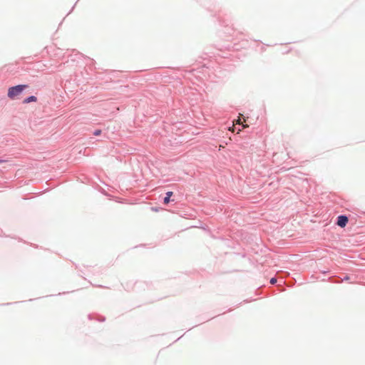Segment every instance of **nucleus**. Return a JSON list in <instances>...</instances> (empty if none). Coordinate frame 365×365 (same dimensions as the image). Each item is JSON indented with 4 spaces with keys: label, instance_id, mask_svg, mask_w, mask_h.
Wrapping results in <instances>:
<instances>
[{
    "label": "nucleus",
    "instance_id": "7",
    "mask_svg": "<svg viewBox=\"0 0 365 365\" xmlns=\"http://www.w3.org/2000/svg\"><path fill=\"white\" fill-rule=\"evenodd\" d=\"M349 279V277L346 276V277L343 279V280H348Z\"/></svg>",
    "mask_w": 365,
    "mask_h": 365
},
{
    "label": "nucleus",
    "instance_id": "6",
    "mask_svg": "<svg viewBox=\"0 0 365 365\" xmlns=\"http://www.w3.org/2000/svg\"><path fill=\"white\" fill-rule=\"evenodd\" d=\"M269 282H270L271 284H274L277 282V279L274 278V277H272V278H271Z\"/></svg>",
    "mask_w": 365,
    "mask_h": 365
},
{
    "label": "nucleus",
    "instance_id": "2",
    "mask_svg": "<svg viewBox=\"0 0 365 365\" xmlns=\"http://www.w3.org/2000/svg\"><path fill=\"white\" fill-rule=\"evenodd\" d=\"M349 219L347 216L341 215L337 217L336 224L340 227H344L348 223Z\"/></svg>",
    "mask_w": 365,
    "mask_h": 365
},
{
    "label": "nucleus",
    "instance_id": "8",
    "mask_svg": "<svg viewBox=\"0 0 365 365\" xmlns=\"http://www.w3.org/2000/svg\"><path fill=\"white\" fill-rule=\"evenodd\" d=\"M236 123H237V124H240V120H236Z\"/></svg>",
    "mask_w": 365,
    "mask_h": 365
},
{
    "label": "nucleus",
    "instance_id": "4",
    "mask_svg": "<svg viewBox=\"0 0 365 365\" xmlns=\"http://www.w3.org/2000/svg\"><path fill=\"white\" fill-rule=\"evenodd\" d=\"M173 195V192L171 191L166 192V196L163 199V203L167 205L170 202V197Z\"/></svg>",
    "mask_w": 365,
    "mask_h": 365
},
{
    "label": "nucleus",
    "instance_id": "1",
    "mask_svg": "<svg viewBox=\"0 0 365 365\" xmlns=\"http://www.w3.org/2000/svg\"><path fill=\"white\" fill-rule=\"evenodd\" d=\"M28 85L20 84L15 86L10 87L8 91V97L11 99L15 98V97L20 95L26 88Z\"/></svg>",
    "mask_w": 365,
    "mask_h": 365
},
{
    "label": "nucleus",
    "instance_id": "3",
    "mask_svg": "<svg viewBox=\"0 0 365 365\" xmlns=\"http://www.w3.org/2000/svg\"><path fill=\"white\" fill-rule=\"evenodd\" d=\"M37 101V98L34 96H30L24 99L23 101V103L24 104H27V103H32V102H36Z\"/></svg>",
    "mask_w": 365,
    "mask_h": 365
},
{
    "label": "nucleus",
    "instance_id": "9",
    "mask_svg": "<svg viewBox=\"0 0 365 365\" xmlns=\"http://www.w3.org/2000/svg\"><path fill=\"white\" fill-rule=\"evenodd\" d=\"M0 162H1V160H0Z\"/></svg>",
    "mask_w": 365,
    "mask_h": 365
},
{
    "label": "nucleus",
    "instance_id": "5",
    "mask_svg": "<svg viewBox=\"0 0 365 365\" xmlns=\"http://www.w3.org/2000/svg\"><path fill=\"white\" fill-rule=\"evenodd\" d=\"M101 133V130H100V129H97V130H94V132L93 133V134L96 136L100 135Z\"/></svg>",
    "mask_w": 365,
    "mask_h": 365
}]
</instances>
